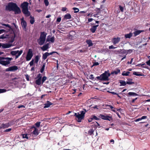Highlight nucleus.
Instances as JSON below:
<instances>
[{
  "instance_id": "69168bd1",
  "label": "nucleus",
  "mask_w": 150,
  "mask_h": 150,
  "mask_svg": "<svg viewBox=\"0 0 150 150\" xmlns=\"http://www.w3.org/2000/svg\"><path fill=\"white\" fill-rule=\"evenodd\" d=\"M93 20V19H92V18H89L88 19V21L89 22H91Z\"/></svg>"
},
{
  "instance_id": "9d476101",
  "label": "nucleus",
  "mask_w": 150,
  "mask_h": 150,
  "mask_svg": "<svg viewBox=\"0 0 150 150\" xmlns=\"http://www.w3.org/2000/svg\"><path fill=\"white\" fill-rule=\"evenodd\" d=\"M55 52H52L50 53H48V52H46L42 54V58L44 60L46 59L47 57L50 55L54 53H55Z\"/></svg>"
},
{
  "instance_id": "2eb2a0df",
  "label": "nucleus",
  "mask_w": 150,
  "mask_h": 150,
  "mask_svg": "<svg viewBox=\"0 0 150 150\" xmlns=\"http://www.w3.org/2000/svg\"><path fill=\"white\" fill-rule=\"evenodd\" d=\"M11 125V123L9 122L5 124H3L0 126V129L7 128Z\"/></svg>"
},
{
  "instance_id": "f257e3e1",
  "label": "nucleus",
  "mask_w": 150,
  "mask_h": 150,
  "mask_svg": "<svg viewBox=\"0 0 150 150\" xmlns=\"http://www.w3.org/2000/svg\"><path fill=\"white\" fill-rule=\"evenodd\" d=\"M13 59L12 58L1 57V60L0 61V64L3 66H6L11 63V62Z\"/></svg>"
},
{
  "instance_id": "c85d7f7f",
  "label": "nucleus",
  "mask_w": 150,
  "mask_h": 150,
  "mask_svg": "<svg viewBox=\"0 0 150 150\" xmlns=\"http://www.w3.org/2000/svg\"><path fill=\"white\" fill-rule=\"evenodd\" d=\"M94 132V129H91L88 131V134L89 135H91L93 134Z\"/></svg>"
},
{
  "instance_id": "393cba45",
  "label": "nucleus",
  "mask_w": 150,
  "mask_h": 150,
  "mask_svg": "<svg viewBox=\"0 0 150 150\" xmlns=\"http://www.w3.org/2000/svg\"><path fill=\"white\" fill-rule=\"evenodd\" d=\"M18 52L17 54H16V56L15 59H17L20 56V55L22 54L23 53V50H21L20 51L18 50Z\"/></svg>"
},
{
  "instance_id": "a19ab883",
  "label": "nucleus",
  "mask_w": 150,
  "mask_h": 150,
  "mask_svg": "<svg viewBox=\"0 0 150 150\" xmlns=\"http://www.w3.org/2000/svg\"><path fill=\"white\" fill-rule=\"evenodd\" d=\"M45 64H44L42 67L40 69V72L41 73H42L43 72V71H44V69H45Z\"/></svg>"
},
{
  "instance_id": "f8f14e48",
  "label": "nucleus",
  "mask_w": 150,
  "mask_h": 150,
  "mask_svg": "<svg viewBox=\"0 0 150 150\" xmlns=\"http://www.w3.org/2000/svg\"><path fill=\"white\" fill-rule=\"evenodd\" d=\"M99 117L103 120H108L109 121H110L111 119V117H110L102 114H100Z\"/></svg>"
},
{
  "instance_id": "49530a36",
  "label": "nucleus",
  "mask_w": 150,
  "mask_h": 150,
  "mask_svg": "<svg viewBox=\"0 0 150 150\" xmlns=\"http://www.w3.org/2000/svg\"><path fill=\"white\" fill-rule=\"evenodd\" d=\"M44 3L45 5L46 6H47L48 5L49 3L48 0H44Z\"/></svg>"
},
{
  "instance_id": "dca6fc26",
  "label": "nucleus",
  "mask_w": 150,
  "mask_h": 150,
  "mask_svg": "<svg viewBox=\"0 0 150 150\" xmlns=\"http://www.w3.org/2000/svg\"><path fill=\"white\" fill-rule=\"evenodd\" d=\"M49 43H47L44 45L42 47H41V49L43 51L46 50L49 48Z\"/></svg>"
},
{
  "instance_id": "79ce46f5",
  "label": "nucleus",
  "mask_w": 150,
  "mask_h": 150,
  "mask_svg": "<svg viewBox=\"0 0 150 150\" xmlns=\"http://www.w3.org/2000/svg\"><path fill=\"white\" fill-rule=\"evenodd\" d=\"M99 64L98 62H93V65L92 66V67L94 66L98 65H99Z\"/></svg>"
},
{
  "instance_id": "5fc2aeb1",
  "label": "nucleus",
  "mask_w": 150,
  "mask_h": 150,
  "mask_svg": "<svg viewBox=\"0 0 150 150\" xmlns=\"http://www.w3.org/2000/svg\"><path fill=\"white\" fill-rule=\"evenodd\" d=\"M89 78L90 79L93 80L94 78L93 75L91 74L89 76Z\"/></svg>"
},
{
  "instance_id": "2f4dec72",
  "label": "nucleus",
  "mask_w": 150,
  "mask_h": 150,
  "mask_svg": "<svg viewBox=\"0 0 150 150\" xmlns=\"http://www.w3.org/2000/svg\"><path fill=\"white\" fill-rule=\"evenodd\" d=\"M130 96H138V95L134 92H129L128 94Z\"/></svg>"
},
{
  "instance_id": "4d7b16f0",
  "label": "nucleus",
  "mask_w": 150,
  "mask_h": 150,
  "mask_svg": "<svg viewBox=\"0 0 150 150\" xmlns=\"http://www.w3.org/2000/svg\"><path fill=\"white\" fill-rule=\"evenodd\" d=\"M11 130V128H9V129H7L5 130L4 131V132H10Z\"/></svg>"
},
{
  "instance_id": "4be33fe9",
  "label": "nucleus",
  "mask_w": 150,
  "mask_h": 150,
  "mask_svg": "<svg viewBox=\"0 0 150 150\" xmlns=\"http://www.w3.org/2000/svg\"><path fill=\"white\" fill-rule=\"evenodd\" d=\"M119 53H121L122 54H126L127 55L126 50L120 49L117 51Z\"/></svg>"
},
{
  "instance_id": "1a4fd4ad",
  "label": "nucleus",
  "mask_w": 150,
  "mask_h": 150,
  "mask_svg": "<svg viewBox=\"0 0 150 150\" xmlns=\"http://www.w3.org/2000/svg\"><path fill=\"white\" fill-rule=\"evenodd\" d=\"M120 40V38L119 37L113 38H112L111 41L113 45L118 44Z\"/></svg>"
},
{
  "instance_id": "7c9ffc66",
  "label": "nucleus",
  "mask_w": 150,
  "mask_h": 150,
  "mask_svg": "<svg viewBox=\"0 0 150 150\" xmlns=\"http://www.w3.org/2000/svg\"><path fill=\"white\" fill-rule=\"evenodd\" d=\"M18 50L17 51H12L11 52L10 54L12 55H15L16 56V54H17V53H18Z\"/></svg>"
},
{
  "instance_id": "ddd939ff",
  "label": "nucleus",
  "mask_w": 150,
  "mask_h": 150,
  "mask_svg": "<svg viewBox=\"0 0 150 150\" xmlns=\"http://www.w3.org/2000/svg\"><path fill=\"white\" fill-rule=\"evenodd\" d=\"M11 45L9 44H4L0 43V47H2L4 48H8L11 47Z\"/></svg>"
},
{
  "instance_id": "58836bf2",
  "label": "nucleus",
  "mask_w": 150,
  "mask_h": 150,
  "mask_svg": "<svg viewBox=\"0 0 150 150\" xmlns=\"http://www.w3.org/2000/svg\"><path fill=\"white\" fill-rule=\"evenodd\" d=\"M47 79V78L46 76H44L43 77L42 80V84H43V83L45 82V81Z\"/></svg>"
},
{
  "instance_id": "4468645a",
  "label": "nucleus",
  "mask_w": 150,
  "mask_h": 150,
  "mask_svg": "<svg viewBox=\"0 0 150 150\" xmlns=\"http://www.w3.org/2000/svg\"><path fill=\"white\" fill-rule=\"evenodd\" d=\"M16 14H19L21 13V11L17 5L13 10Z\"/></svg>"
},
{
  "instance_id": "bb28decb",
  "label": "nucleus",
  "mask_w": 150,
  "mask_h": 150,
  "mask_svg": "<svg viewBox=\"0 0 150 150\" xmlns=\"http://www.w3.org/2000/svg\"><path fill=\"white\" fill-rule=\"evenodd\" d=\"M132 34L131 33L125 35V37L126 38H130L132 36Z\"/></svg>"
},
{
  "instance_id": "72a5a7b5",
  "label": "nucleus",
  "mask_w": 150,
  "mask_h": 150,
  "mask_svg": "<svg viewBox=\"0 0 150 150\" xmlns=\"http://www.w3.org/2000/svg\"><path fill=\"white\" fill-rule=\"evenodd\" d=\"M129 73L130 72L129 71L126 72L124 71L122 74V75L123 76H127L129 75Z\"/></svg>"
},
{
  "instance_id": "e2e57ef3",
  "label": "nucleus",
  "mask_w": 150,
  "mask_h": 150,
  "mask_svg": "<svg viewBox=\"0 0 150 150\" xmlns=\"http://www.w3.org/2000/svg\"><path fill=\"white\" fill-rule=\"evenodd\" d=\"M87 16H90V17H92V16H93V13H89L88 14Z\"/></svg>"
},
{
  "instance_id": "412c9836",
  "label": "nucleus",
  "mask_w": 150,
  "mask_h": 150,
  "mask_svg": "<svg viewBox=\"0 0 150 150\" xmlns=\"http://www.w3.org/2000/svg\"><path fill=\"white\" fill-rule=\"evenodd\" d=\"M98 25H97L93 26L91 28V31L93 33H94L97 29V27H98Z\"/></svg>"
},
{
  "instance_id": "e433bc0d",
  "label": "nucleus",
  "mask_w": 150,
  "mask_h": 150,
  "mask_svg": "<svg viewBox=\"0 0 150 150\" xmlns=\"http://www.w3.org/2000/svg\"><path fill=\"white\" fill-rule=\"evenodd\" d=\"M121 85L122 86H125L126 84V82L124 81H121L120 82Z\"/></svg>"
},
{
  "instance_id": "052dcab7",
  "label": "nucleus",
  "mask_w": 150,
  "mask_h": 150,
  "mask_svg": "<svg viewBox=\"0 0 150 150\" xmlns=\"http://www.w3.org/2000/svg\"><path fill=\"white\" fill-rule=\"evenodd\" d=\"M61 20V18H58L57 19V22H59Z\"/></svg>"
},
{
  "instance_id": "338daca9",
  "label": "nucleus",
  "mask_w": 150,
  "mask_h": 150,
  "mask_svg": "<svg viewBox=\"0 0 150 150\" xmlns=\"http://www.w3.org/2000/svg\"><path fill=\"white\" fill-rule=\"evenodd\" d=\"M5 30L4 29H0V34L4 33Z\"/></svg>"
},
{
  "instance_id": "39448f33",
  "label": "nucleus",
  "mask_w": 150,
  "mask_h": 150,
  "mask_svg": "<svg viewBox=\"0 0 150 150\" xmlns=\"http://www.w3.org/2000/svg\"><path fill=\"white\" fill-rule=\"evenodd\" d=\"M17 5L13 2L9 3L6 7V9L9 11H13Z\"/></svg>"
},
{
  "instance_id": "774afa93",
  "label": "nucleus",
  "mask_w": 150,
  "mask_h": 150,
  "mask_svg": "<svg viewBox=\"0 0 150 150\" xmlns=\"http://www.w3.org/2000/svg\"><path fill=\"white\" fill-rule=\"evenodd\" d=\"M141 120H141V118H139L136 119L134 121L135 122H137Z\"/></svg>"
},
{
  "instance_id": "423d86ee",
  "label": "nucleus",
  "mask_w": 150,
  "mask_h": 150,
  "mask_svg": "<svg viewBox=\"0 0 150 150\" xmlns=\"http://www.w3.org/2000/svg\"><path fill=\"white\" fill-rule=\"evenodd\" d=\"M33 56V51L32 49H30L28 50L27 56L26 57L27 61L30 60Z\"/></svg>"
},
{
  "instance_id": "a18cd8bd",
  "label": "nucleus",
  "mask_w": 150,
  "mask_h": 150,
  "mask_svg": "<svg viewBox=\"0 0 150 150\" xmlns=\"http://www.w3.org/2000/svg\"><path fill=\"white\" fill-rule=\"evenodd\" d=\"M95 10L97 12V13H100V8H96Z\"/></svg>"
},
{
  "instance_id": "680f3d73",
  "label": "nucleus",
  "mask_w": 150,
  "mask_h": 150,
  "mask_svg": "<svg viewBox=\"0 0 150 150\" xmlns=\"http://www.w3.org/2000/svg\"><path fill=\"white\" fill-rule=\"evenodd\" d=\"M92 118H93V119H94L96 120H97L98 119V118L96 116L94 115L93 116Z\"/></svg>"
},
{
  "instance_id": "0e129e2a",
  "label": "nucleus",
  "mask_w": 150,
  "mask_h": 150,
  "mask_svg": "<svg viewBox=\"0 0 150 150\" xmlns=\"http://www.w3.org/2000/svg\"><path fill=\"white\" fill-rule=\"evenodd\" d=\"M119 8H120V10H121V11L122 12L123 11V8L122 6H119Z\"/></svg>"
},
{
  "instance_id": "37998d69",
  "label": "nucleus",
  "mask_w": 150,
  "mask_h": 150,
  "mask_svg": "<svg viewBox=\"0 0 150 150\" xmlns=\"http://www.w3.org/2000/svg\"><path fill=\"white\" fill-rule=\"evenodd\" d=\"M132 51L133 50H126L127 54L131 53Z\"/></svg>"
},
{
  "instance_id": "09e8293b",
  "label": "nucleus",
  "mask_w": 150,
  "mask_h": 150,
  "mask_svg": "<svg viewBox=\"0 0 150 150\" xmlns=\"http://www.w3.org/2000/svg\"><path fill=\"white\" fill-rule=\"evenodd\" d=\"M34 60L33 59L30 62L29 64L30 66H32L34 63Z\"/></svg>"
},
{
  "instance_id": "b1692460",
  "label": "nucleus",
  "mask_w": 150,
  "mask_h": 150,
  "mask_svg": "<svg viewBox=\"0 0 150 150\" xmlns=\"http://www.w3.org/2000/svg\"><path fill=\"white\" fill-rule=\"evenodd\" d=\"M71 16L70 14L69 13H67L66 15H65L64 16V19H68L71 18Z\"/></svg>"
},
{
  "instance_id": "13d9d810",
  "label": "nucleus",
  "mask_w": 150,
  "mask_h": 150,
  "mask_svg": "<svg viewBox=\"0 0 150 150\" xmlns=\"http://www.w3.org/2000/svg\"><path fill=\"white\" fill-rule=\"evenodd\" d=\"M147 117L146 116H142L141 118V120H142L143 119H146L147 118Z\"/></svg>"
},
{
  "instance_id": "6e6552de",
  "label": "nucleus",
  "mask_w": 150,
  "mask_h": 150,
  "mask_svg": "<svg viewBox=\"0 0 150 150\" xmlns=\"http://www.w3.org/2000/svg\"><path fill=\"white\" fill-rule=\"evenodd\" d=\"M18 69L17 66H14L9 67L6 69V71H13L17 70Z\"/></svg>"
},
{
  "instance_id": "f03ea898",
  "label": "nucleus",
  "mask_w": 150,
  "mask_h": 150,
  "mask_svg": "<svg viewBox=\"0 0 150 150\" xmlns=\"http://www.w3.org/2000/svg\"><path fill=\"white\" fill-rule=\"evenodd\" d=\"M28 4L27 2H24L21 5L23 12L26 16H29L30 15V13L28 11Z\"/></svg>"
},
{
  "instance_id": "c03bdc74",
  "label": "nucleus",
  "mask_w": 150,
  "mask_h": 150,
  "mask_svg": "<svg viewBox=\"0 0 150 150\" xmlns=\"http://www.w3.org/2000/svg\"><path fill=\"white\" fill-rule=\"evenodd\" d=\"M23 138L28 139V137L27 134H23Z\"/></svg>"
},
{
  "instance_id": "6ab92c4d",
  "label": "nucleus",
  "mask_w": 150,
  "mask_h": 150,
  "mask_svg": "<svg viewBox=\"0 0 150 150\" xmlns=\"http://www.w3.org/2000/svg\"><path fill=\"white\" fill-rule=\"evenodd\" d=\"M144 31V30H137L136 31H134L133 33L134 35V36H136L137 35L139 34L140 33H141L142 32Z\"/></svg>"
},
{
  "instance_id": "c9c22d12",
  "label": "nucleus",
  "mask_w": 150,
  "mask_h": 150,
  "mask_svg": "<svg viewBox=\"0 0 150 150\" xmlns=\"http://www.w3.org/2000/svg\"><path fill=\"white\" fill-rule=\"evenodd\" d=\"M8 36L7 35L3 34L0 36V38L2 39L6 38L8 37Z\"/></svg>"
},
{
  "instance_id": "20e7f679",
  "label": "nucleus",
  "mask_w": 150,
  "mask_h": 150,
  "mask_svg": "<svg viewBox=\"0 0 150 150\" xmlns=\"http://www.w3.org/2000/svg\"><path fill=\"white\" fill-rule=\"evenodd\" d=\"M47 34L45 32H42L41 33L40 38L38 40V42L40 45H42L45 42Z\"/></svg>"
},
{
  "instance_id": "a211bd4d",
  "label": "nucleus",
  "mask_w": 150,
  "mask_h": 150,
  "mask_svg": "<svg viewBox=\"0 0 150 150\" xmlns=\"http://www.w3.org/2000/svg\"><path fill=\"white\" fill-rule=\"evenodd\" d=\"M21 24L23 27L24 28H25L26 27L27 24L23 18L21 19Z\"/></svg>"
},
{
  "instance_id": "0eeeda50",
  "label": "nucleus",
  "mask_w": 150,
  "mask_h": 150,
  "mask_svg": "<svg viewBox=\"0 0 150 150\" xmlns=\"http://www.w3.org/2000/svg\"><path fill=\"white\" fill-rule=\"evenodd\" d=\"M102 80L108 81L109 80L108 77L110 75V74L107 71H105L103 74H102Z\"/></svg>"
},
{
  "instance_id": "3c124183",
  "label": "nucleus",
  "mask_w": 150,
  "mask_h": 150,
  "mask_svg": "<svg viewBox=\"0 0 150 150\" xmlns=\"http://www.w3.org/2000/svg\"><path fill=\"white\" fill-rule=\"evenodd\" d=\"M42 76V75L40 74H38V75L37 76V78L38 79L39 78V79H41Z\"/></svg>"
},
{
  "instance_id": "473e14b6",
  "label": "nucleus",
  "mask_w": 150,
  "mask_h": 150,
  "mask_svg": "<svg viewBox=\"0 0 150 150\" xmlns=\"http://www.w3.org/2000/svg\"><path fill=\"white\" fill-rule=\"evenodd\" d=\"M133 74L137 76H142L143 75L140 73L138 72L134 71L133 72Z\"/></svg>"
},
{
  "instance_id": "864d4df0",
  "label": "nucleus",
  "mask_w": 150,
  "mask_h": 150,
  "mask_svg": "<svg viewBox=\"0 0 150 150\" xmlns=\"http://www.w3.org/2000/svg\"><path fill=\"white\" fill-rule=\"evenodd\" d=\"M4 25V26H5L7 27H8V28H11V27L8 24H3L2 25Z\"/></svg>"
},
{
  "instance_id": "7ed1b4c3",
  "label": "nucleus",
  "mask_w": 150,
  "mask_h": 150,
  "mask_svg": "<svg viewBox=\"0 0 150 150\" xmlns=\"http://www.w3.org/2000/svg\"><path fill=\"white\" fill-rule=\"evenodd\" d=\"M86 112V110L84 109L83 110L80 111L79 112L75 113L74 116L77 118V121L79 122H81V120L83 119L84 117V115Z\"/></svg>"
},
{
  "instance_id": "603ef678",
  "label": "nucleus",
  "mask_w": 150,
  "mask_h": 150,
  "mask_svg": "<svg viewBox=\"0 0 150 150\" xmlns=\"http://www.w3.org/2000/svg\"><path fill=\"white\" fill-rule=\"evenodd\" d=\"M102 76L101 74V75L100 76L97 77L96 78L98 79H99V80H102Z\"/></svg>"
},
{
  "instance_id": "5701e85b",
  "label": "nucleus",
  "mask_w": 150,
  "mask_h": 150,
  "mask_svg": "<svg viewBox=\"0 0 150 150\" xmlns=\"http://www.w3.org/2000/svg\"><path fill=\"white\" fill-rule=\"evenodd\" d=\"M41 79L38 78L35 81V83L38 85H40L42 84Z\"/></svg>"
},
{
  "instance_id": "6e6d98bb",
  "label": "nucleus",
  "mask_w": 150,
  "mask_h": 150,
  "mask_svg": "<svg viewBox=\"0 0 150 150\" xmlns=\"http://www.w3.org/2000/svg\"><path fill=\"white\" fill-rule=\"evenodd\" d=\"M116 47H114L113 45H111L109 46V49H115Z\"/></svg>"
},
{
  "instance_id": "de8ad7c7",
  "label": "nucleus",
  "mask_w": 150,
  "mask_h": 150,
  "mask_svg": "<svg viewBox=\"0 0 150 150\" xmlns=\"http://www.w3.org/2000/svg\"><path fill=\"white\" fill-rule=\"evenodd\" d=\"M40 122H37L35 124V126L38 127H39L40 125Z\"/></svg>"
},
{
  "instance_id": "aec40b11",
  "label": "nucleus",
  "mask_w": 150,
  "mask_h": 150,
  "mask_svg": "<svg viewBox=\"0 0 150 150\" xmlns=\"http://www.w3.org/2000/svg\"><path fill=\"white\" fill-rule=\"evenodd\" d=\"M52 103L49 101H47V103L45 104V106L44 107V108H47L50 107L52 105Z\"/></svg>"
},
{
  "instance_id": "4c0bfd02",
  "label": "nucleus",
  "mask_w": 150,
  "mask_h": 150,
  "mask_svg": "<svg viewBox=\"0 0 150 150\" xmlns=\"http://www.w3.org/2000/svg\"><path fill=\"white\" fill-rule=\"evenodd\" d=\"M34 22V18L33 17H30V22L31 24H33Z\"/></svg>"
},
{
  "instance_id": "a878e982",
  "label": "nucleus",
  "mask_w": 150,
  "mask_h": 150,
  "mask_svg": "<svg viewBox=\"0 0 150 150\" xmlns=\"http://www.w3.org/2000/svg\"><path fill=\"white\" fill-rule=\"evenodd\" d=\"M132 79H127L126 81V83L130 85L134 83V82L132 81Z\"/></svg>"
},
{
  "instance_id": "bf43d9fd",
  "label": "nucleus",
  "mask_w": 150,
  "mask_h": 150,
  "mask_svg": "<svg viewBox=\"0 0 150 150\" xmlns=\"http://www.w3.org/2000/svg\"><path fill=\"white\" fill-rule=\"evenodd\" d=\"M67 8L66 7H63L62 8V10L63 11H65L67 10Z\"/></svg>"
},
{
  "instance_id": "cd10ccee",
  "label": "nucleus",
  "mask_w": 150,
  "mask_h": 150,
  "mask_svg": "<svg viewBox=\"0 0 150 150\" xmlns=\"http://www.w3.org/2000/svg\"><path fill=\"white\" fill-rule=\"evenodd\" d=\"M120 70L119 69H117V70L115 71H113L111 72V74H117L118 73H120Z\"/></svg>"
},
{
  "instance_id": "8fccbe9b",
  "label": "nucleus",
  "mask_w": 150,
  "mask_h": 150,
  "mask_svg": "<svg viewBox=\"0 0 150 150\" xmlns=\"http://www.w3.org/2000/svg\"><path fill=\"white\" fill-rule=\"evenodd\" d=\"M6 90L5 89H0V93L6 92Z\"/></svg>"
},
{
  "instance_id": "ea45409f",
  "label": "nucleus",
  "mask_w": 150,
  "mask_h": 150,
  "mask_svg": "<svg viewBox=\"0 0 150 150\" xmlns=\"http://www.w3.org/2000/svg\"><path fill=\"white\" fill-rule=\"evenodd\" d=\"M73 9L74 10V13H76L79 11V9L76 8L74 7L73 8Z\"/></svg>"
},
{
  "instance_id": "9b49d317",
  "label": "nucleus",
  "mask_w": 150,
  "mask_h": 150,
  "mask_svg": "<svg viewBox=\"0 0 150 150\" xmlns=\"http://www.w3.org/2000/svg\"><path fill=\"white\" fill-rule=\"evenodd\" d=\"M31 129H32L31 131H33H33L32 132L33 134L35 136H37L39 132L38 129L35 127H32Z\"/></svg>"
},
{
  "instance_id": "f704fd0d",
  "label": "nucleus",
  "mask_w": 150,
  "mask_h": 150,
  "mask_svg": "<svg viewBox=\"0 0 150 150\" xmlns=\"http://www.w3.org/2000/svg\"><path fill=\"white\" fill-rule=\"evenodd\" d=\"M86 43L89 46H91L93 45V44L91 40H88L86 41Z\"/></svg>"
},
{
  "instance_id": "c756f323",
  "label": "nucleus",
  "mask_w": 150,
  "mask_h": 150,
  "mask_svg": "<svg viewBox=\"0 0 150 150\" xmlns=\"http://www.w3.org/2000/svg\"><path fill=\"white\" fill-rule=\"evenodd\" d=\"M40 58V56L38 55L36 56L35 59V62L37 63Z\"/></svg>"
},
{
  "instance_id": "f3484780",
  "label": "nucleus",
  "mask_w": 150,
  "mask_h": 150,
  "mask_svg": "<svg viewBox=\"0 0 150 150\" xmlns=\"http://www.w3.org/2000/svg\"><path fill=\"white\" fill-rule=\"evenodd\" d=\"M47 41L48 42H54V37H51L50 36H47Z\"/></svg>"
}]
</instances>
